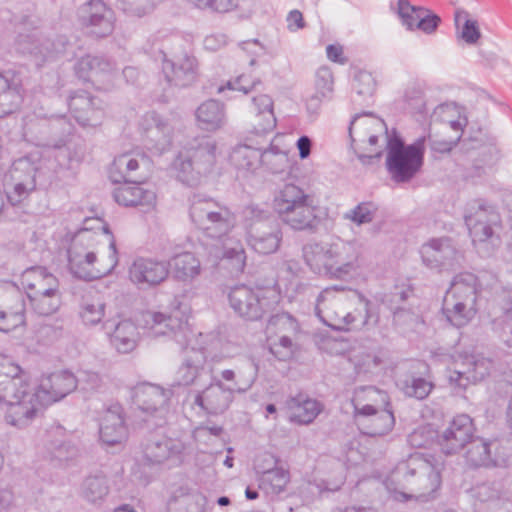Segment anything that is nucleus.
Returning a JSON list of instances; mask_svg holds the SVG:
<instances>
[{
  "label": "nucleus",
  "mask_w": 512,
  "mask_h": 512,
  "mask_svg": "<svg viewBox=\"0 0 512 512\" xmlns=\"http://www.w3.org/2000/svg\"><path fill=\"white\" fill-rule=\"evenodd\" d=\"M257 111V124L254 126L255 133L262 134L272 131L276 126V118L273 112V100L270 96L262 94L252 99Z\"/></svg>",
  "instance_id": "nucleus-38"
},
{
  "label": "nucleus",
  "mask_w": 512,
  "mask_h": 512,
  "mask_svg": "<svg viewBox=\"0 0 512 512\" xmlns=\"http://www.w3.org/2000/svg\"><path fill=\"white\" fill-rule=\"evenodd\" d=\"M108 481L104 475H90L81 485V496L89 503H96L108 494Z\"/></svg>",
  "instance_id": "nucleus-45"
},
{
  "label": "nucleus",
  "mask_w": 512,
  "mask_h": 512,
  "mask_svg": "<svg viewBox=\"0 0 512 512\" xmlns=\"http://www.w3.org/2000/svg\"><path fill=\"white\" fill-rule=\"evenodd\" d=\"M171 266L175 278L181 281H191L200 274V261L190 252L176 255Z\"/></svg>",
  "instance_id": "nucleus-42"
},
{
  "label": "nucleus",
  "mask_w": 512,
  "mask_h": 512,
  "mask_svg": "<svg viewBox=\"0 0 512 512\" xmlns=\"http://www.w3.org/2000/svg\"><path fill=\"white\" fill-rule=\"evenodd\" d=\"M99 435L102 443L108 446L121 444L127 439L128 429L120 406H113L104 413Z\"/></svg>",
  "instance_id": "nucleus-23"
},
{
  "label": "nucleus",
  "mask_w": 512,
  "mask_h": 512,
  "mask_svg": "<svg viewBox=\"0 0 512 512\" xmlns=\"http://www.w3.org/2000/svg\"><path fill=\"white\" fill-rule=\"evenodd\" d=\"M15 396L7 399H0L9 404L5 415L6 422L18 428L27 427L36 416L37 406L41 405L40 399L35 393V388L23 378V387L17 389Z\"/></svg>",
  "instance_id": "nucleus-11"
},
{
  "label": "nucleus",
  "mask_w": 512,
  "mask_h": 512,
  "mask_svg": "<svg viewBox=\"0 0 512 512\" xmlns=\"http://www.w3.org/2000/svg\"><path fill=\"white\" fill-rule=\"evenodd\" d=\"M468 12L465 10H457L455 12V23L458 25L459 21L464 18L465 22L460 34V37L470 45L476 44L481 38V32L478 23L475 20L468 19Z\"/></svg>",
  "instance_id": "nucleus-58"
},
{
  "label": "nucleus",
  "mask_w": 512,
  "mask_h": 512,
  "mask_svg": "<svg viewBox=\"0 0 512 512\" xmlns=\"http://www.w3.org/2000/svg\"><path fill=\"white\" fill-rule=\"evenodd\" d=\"M289 419L298 424H310L321 411L320 403L303 394L291 397L287 400Z\"/></svg>",
  "instance_id": "nucleus-34"
},
{
  "label": "nucleus",
  "mask_w": 512,
  "mask_h": 512,
  "mask_svg": "<svg viewBox=\"0 0 512 512\" xmlns=\"http://www.w3.org/2000/svg\"><path fill=\"white\" fill-rule=\"evenodd\" d=\"M425 143L426 137H419L408 144V151L387 156L386 167L394 182L407 183L420 172L424 164Z\"/></svg>",
  "instance_id": "nucleus-9"
},
{
  "label": "nucleus",
  "mask_w": 512,
  "mask_h": 512,
  "mask_svg": "<svg viewBox=\"0 0 512 512\" xmlns=\"http://www.w3.org/2000/svg\"><path fill=\"white\" fill-rule=\"evenodd\" d=\"M420 254L423 264L438 272L455 270L464 260L463 253L450 237L430 239L421 246Z\"/></svg>",
  "instance_id": "nucleus-7"
},
{
  "label": "nucleus",
  "mask_w": 512,
  "mask_h": 512,
  "mask_svg": "<svg viewBox=\"0 0 512 512\" xmlns=\"http://www.w3.org/2000/svg\"><path fill=\"white\" fill-rule=\"evenodd\" d=\"M465 222H482L500 224L501 217L495 207L488 205L484 200H474L468 204L464 215Z\"/></svg>",
  "instance_id": "nucleus-41"
},
{
  "label": "nucleus",
  "mask_w": 512,
  "mask_h": 512,
  "mask_svg": "<svg viewBox=\"0 0 512 512\" xmlns=\"http://www.w3.org/2000/svg\"><path fill=\"white\" fill-rule=\"evenodd\" d=\"M472 497L480 502H490L500 498L501 485L498 482H483L471 489Z\"/></svg>",
  "instance_id": "nucleus-60"
},
{
  "label": "nucleus",
  "mask_w": 512,
  "mask_h": 512,
  "mask_svg": "<svg viewBox=\"0 0 512 512\" xmlns=\"http://www.w3.org/2000/svg\"><path fill=\"white\" fill-rule=\"evenodd\" d=\"M216 150V141L206 137L202 138L197 146L187 151L194 161L198 174L206 175L212 171L216 163Z\"/></svg>",
  "instance_id": "nucleus-36"
},
{
  "label": "nucleus",
  "mask_w": 512,
  "mask_h": 512,
  "mask_svg": "<svg viewBox=\"0 0 512 512\" xmlns=\"http://www.w3.org/2000/svg\"><path fill=\"white\" fill-rule=\"evenodd\" d=\"M354 297V299H358V302L363 305L364 313L358 312L359 316H361L363 330H370L371 328H374L379 325L380 322V315L378 308L372 303L371 300H369L367 297H365L361 292L358 290H351L349 291Z\"/></svg>",
  "instance_id": "nucleus-51"
},
{
  "label": "nucleus",
  "mask_w": 512,
  "mask_h": 512,
  "mask_svg": "<svg viewBox=\"0 0 512 512\" xmlns=\"http://www.w3.org/2000/svg\"><path fill=\"white\" fill-rule=\"evenodd\" d=\"M98 100L88 92L79 90L70 95L69 110L74 119L83 127H95L103 118V111Z\"/></svg>",
  "instance_id": "nucleus-20"
},
{
  "label": "nucleus",
  "mask_w": 512,
  "mask_h": 512,
  "mask_svg": "<svg viewBox=\"0 0 512 512\" xmlns=\"http://www.w3.org/2000/svg\"><path fill=\"white\" fill-rule=\"evenodd\" d=\"M198 126L202 130L216 131L226 123L225 106L215 99L203 102L196 110Z\"/></svg>",
  "instance_id": "nucleus-33"
},
{
  "label": "nucleus",
  "mask_w": 512,
  "mask_h": 512,
  "mask_svg": "<svg viewBox=\"0 0 512 512\" xmlns=\"http://www.w3.org/2000/svg\"><path fill=\"white\" fill-rule=\"evenodd\" d=\"M79 22L84 33L92 38L110 36L115 28L114 11L102 0H89L78 10Z\"/></svg>",
  "instance_id": "nucleus-10"
},
{
  "label": "nucleus",
  "mask_w": 512,
  "mask_h": 512,
  "mask_svg": "<svg viewBox=\"0 0 512 512\" xmlns=\"http://www.w3.org/2000/svg\"><path fill=\"white\" fill-rule=\"evenodd\" d=\"M116 70V63L106 56L86 55L75 65V72L83 81H93L106 75H111Z\"/></svg>",
  "instance_id": "nucleus-28"
},
{
  "label": "nucleus",
  "mask_w": 512,
  "mask_h": 512,
  "mask_svg": "<svg viewBox=\"0 0 512 512\" xmlns=\"http://www.w3.org/2000/svg\"><path fill=\"white\" fill-rule=\"evenodd\" d=\"M174 165L178 171L177 177L180 181L189 186L196 185L199 182L202 175L195 170L194 161H192L188 152L180 154Z\"/></svg>",
  "instance_id": "nucleus-53"
},
{
  "label": "nucleus",
  "mask_w": 512,
  "mask_h": 512,
  "mask_svg": "<svg viewBox=\"0 0 512 512\" xmlns=\"http://www.w3.org/2000/svg\"><path fill=\"white\" fill-rule=\"evenodd\" d=\"M351 290L343 285H333L323 289L316 299L315 314L317 317L320 320H324L327 317V313L334 312L332 307L341 300L339 297L341 294H346L348 299H354L349 292Z\"/></svg>",
  "instance_id": "nucleus-39"
},
{
  "label": "nucleus",
  "mask_w": 512,
  "mask_h": 512,
  "mask_svg": "<svg viewBox=\"0 0 512 512\" xmlns=\"http://www.w3.org/2000/svg\"><path fill=\"white\" fill-rule=\"evenodd\" d=\"M357 414L366 417L364 426L366 434L370 436H382L389 433L395 424L393 411L385 407L377 410L373 405H364L356 408Z\"/></svg>",
  "instance_id": "nucleus-26"
},
{
  "label": "nucleus",
  "mask_w": 512,
  "mask_h": 512,
  "mask_svg": "<svg viewBox=\"0 0 512 512\" xmlns=\"http://www.w3.org/2000/svg\"><path fill=\"white\" fill-rule=\"evenodd\" d=\"M105 314V304L103 302H90L85 300L81 304L79 315L86 326H95L99 324Z\"/></svg>",
  "instance_id": "nucleus-57"
},
{
  "label": "nucleus",
  "mask_w": 512,
  "mask_h": 512,
  "mask_svg": "<svg viewBox=\"0 0 512 512\" xmlns=\"http://www.w3.org/2000/svg\"><path fill=\"white\" fill-rule=\"evenodd\" d=\"M184 448L180 440L169 438L159 431L148 432L141 442L143 462L147 466L161 465L173 459L179 460Z\"/></svg>",
  "instance_id": "nucleus-12"
},
{
  "label": "nucleus",
  "mask_w": 512,
  "mask_h": 512,
  "mask_svg": "<svg viewBox=\"0 0 512 512\" xmlns=\"http://www.w3.org/2000/svg\"><path fill=\"white\" fill-rule=\"evenodd\" d=\"M162 73L169 86L187 87L197 80L199 63L196 57L186 50L174 53L172 59H168L164 53Z\"/></svg>",
  "instance_id": "nucleus-13"
},
{
  "label": "nucleus",
  "mask_w": 512,
  "mask_h": 512,
  "mask_svg": "<svg viewBox=\"0 0 512 512\" xmlns=\"http://www.w3.org/2000/svg\"><path fill=\"white\" fill-rule=\"evenodd\" d=\"M289 480V471L285 470L284 468L277 467L264 472L262 485L266 487L268 492L273 494H280L285 490Z\"/></svg>",
  "instance_id": "nucleus-52"
},
{
  "label": "nucleus",
  "mask_w": 512,
  "mask_h": 512,
  "mask_svg": "<svg viewBox=\"0 0 512 512\" xmlns=\"http://www.w3.org/2000/svg\"><path fill=\"white\" fill-rule=\"evenodd\" d=\"M250 367H252L255 374L253 378L254 384L258 377V364L252 357H245L242 364L236 366L235 369L222 370L219 377L216 378L221 380L222 383H224V381L228 382L229 384L225 385V387H235L243 378H245V375H248L247 373H249Z\"/></svg>",
  "instance_id": "nucleus-47"
},
{
  "label": "nucleus",
  "mask_w": 512,
  "mask_h": 512,
  "mask_svg": "<svg viewBox=\"0 0 512 512\" xmlns=\"http://www.w3.org/2000/svg\"><path fill=\"white\" fill-rule=\"evenodd\" d=\"M143 142L149 150L163 153L172 143L173 128L171 124L156 112L146 113L140 122Z\"/></svg>",
  "instance_id": "nucleus-15"
},
{
  "label": "nucleus",
  "mask_w": 512,
  "mask_h": 512,
  "mask_svg": "<svg viewBox=\"0 0 512 512\" xmlns=\"http://www.w3.org/2000/svg\"><path fill=\"white\" fill-rule=\"evenodd\" d=\"M274 209L280 220L294 231L314 233L321 218L310 195L294 184H287L274 200Z\"/></svg>",
  "instance_id": "nucleus-2"
},
{
  "label": "nucleus",
  "mask_w": 512,
  "mask_h": 512,
  "mask_svg": "<svg viewBox=\"0 0 512 512\" xmlns=\"http://www.w3.org/2000/svg\"><path fill=\"white\" fill-rule=\"evenodd\" d=\"M33 311L40 316L55 313L61 304V293H27Z\"/></svg>",
  "instance_id": "nucleus-46"
},
{
  "label": "nucleus",
  "mask_w": 512,
  "mask_h": 512,
  "mask_svg": "<svg viewBox=\"0 0 512 512\" xmlns=\"http://www.w3.org/2000/svg\"><path fill=\"white\" fill-rule=\"evenodd\" d=\"M75 380L77 381V388L87 395L103 392L107 385L103 375L89 369L78 370Z\"/></svg>",
  "instance_id": "nucleus-48"
},
{
  "label": "nucleus",
  "mask_w": 512,
  "mask_h": 512,
  "mask_svg": "<svg viewBox=\"0 0 512 512\" xmlns=\"http://www.w3.org/2000/svg\"><path fill=\"white\" fill-rule=\"evenodd\" d=\"M230 160L237 170L253 171L260 164L261 151L247 145L238 146L230 154Z\"/></svg>",
  "instance_id": "nucleus-44"
},
{
  "label": "nucleus",
  "mask_w": 512,
  "mask_h": 512,
  "mask_svg": "<svg viewBox=\"0 0 512 512\" xmlns=\"http://www.w3.org/2000/svg\"><path fill=\"white\" fill-rule=\"evenodd\" d=\"M114 190L113 197L115 201L126 207H146L154 206L156 194L153 190L144 189L143 183L128 182Z\"/></svg>",
  "instance_id": "nucleus-25"
},
{
  "label": "nucleus",
  "mask_w": 512,
  "mask_h": 512,
  "mask_svg": "<svg viewBox=\"0 0 512 512\" xmlns=\"http://www.w3.org/2000/svg\"><path fill=\"white\" fill-rule=\"evenodd\" d=\"M418 13H420V15L417 16L418 21L416 23L415 29L422 31L427 35L434 34L441 23V18L437 14L422 6L418 7Z\"/></svg>",
  "instance_id": "nucleus-61"
},
{
  "label": "nucleus",
  "mask_w": 512,
  "mask_h": 512,
  "mask_svg": "<svg viewBox=\"0 0 512 512\" xmlns=\"http://www.w3.org/2000/svg\"><path fill=\"white\" fill-rule=\"evenodd\" d=\"M170 389L151 383H140L133 389V402L139 410L145 413L154 414L163 411L171 396Z\"/></svg>",
  "instance_id": "nucleus-21"
},
{
  "label": "nucleus",
  "mask_w": 512,
  "mask_h": 512,
  "mask_svg": "<svg viewBox=\"0 0 512 512\" xmlns=\"http://www.w3.org/2000/svg\"><path fill=\"white\" fill-rule=\"evenodd\" d=\"M260 163L265 165L274 174L283 173L291 166L288 153L273 144L261 152Z\"/></svg>",
  "instance_id": "nucleus-49"
},
{
  "label": "nucleus",
  "mask_w": 512,
  "mask_h": 512,
  "mask_svg": "<svg viewBox=\"0 0 512 512\" xmlns=\"http://www.w3.org/2000/svg\"><path fill=\"white\" fill-rule=\"evenodd\" d=\"M75 389H77L75 375L68 370H62L42 378L34 391L40 399L41 406H46L63 399Z\"/></svg>",
  "instance_id": "nucleus-18"
},
{
  "label": "nucleus",
  "mask_w": 512,
  "mask_h": 512,
  "mask_svg": "<svg viewBox=\"0 0 512 512\" xmlns=\"http://www.w3.org/2000/svg\"><path fill=\"white\" fill-rule=\"evenodd\" d=\"M169 266L165 261L138 257L129 267V279L141 289L155 287L167 279Z\"/></svg>",
  "instance_id": "nucleus-16"
},
{
  "label": "nucleus",
  "mask_w": 512,
  "mask_h": 512,
  "mask_svg": "<svg viewBox=\"0 0 512 512\" xmlns=\"http://www.w3.org/2000/svg\"><path fill=\"white\" fill-rule=\"evenodd\" d=\"M376 207L371 202L358 204L354 209L345 214V218L357 225L370 223L374 219Z\"/></svg>",
  "instance_id": "nucleus-62"
},
{
  "label": "nucleus",
  "mask_w": 512,
  "mask_h": 512,
  "mask_svg": "<svg viewBox=\"0 0 512 512\" xmlns=\"http://www.w3.org/2000/svg\"><path fill=\"white\" fill-rule=\"evenodd\" d=\"M283 239L281 225L277 219L269 223L256 224L251 233L247 235V242L257 253L263 255L273 254L278 251Z\"/></svg>",
  "instance_id": "nucleus-19"
},
{
  "label": "nucleus",
  "mask_w": 512,
  "mask_h": 512,
  "mask_svg": "<svg viewBox=\"0 0 512 512\" xmlns=\"http://www.w3.org/2000/svg\"><path fill=\"white\" fill-rule=\"evenodd\" d=\"M66 41L63 37L55 41L40 38L37 32L20 33L17 38V50L22 54L34 57L37 66L65 52Z\"/></svg>",
  "instance_id": "nucleus-17"
},
{
  "label": "nucleus",
  "mask_w": 512,
  "mask_h": 512,
  "mask_svg": "<svg viewBox=\"0 0 512 512\" xmlns=\"http://www.w3.org/2000/svg\"><path fill=\"white\" fill-rule=\"evenodd\" d=\"M206 499L199 493H190L172 499L170 505L175 512H203Z\"/></svg>",
  "instance_id": "nucleus-55"
},
{
  "label": "nucleus",
  "mask_w": 512,
  "mask_h": 512,
  "mask_svg": "<svg viewBox=\"0 0 512 512\" xmlns=\"http://www.w3.org/2000/svg\"><path fill=\"white\" fill-rule=\"evenodd\" d=\"M479 286L473 273L461 272L454 276L443 307V313L453 326L461 328L476 315Z\"/></svg>",
  "instance_id": "nucleus-3"
},
{
  "label": "nucleus",
  "mask_w": 512,
  "mask_h": 512,
  "mask_svg": "<svg viewBox=\"0 0 512 512\" xmlns=\"http://www.w3.org/2000/svg\"><path fill=\"white\" fill-rule=\"evenodd\" d=\"M247 374L235 387H225L221 380L213 377L209 386L196 395L194 404L208 414H222L229 408L235 393L244 394L253 386L255 374L252 367Z\"/></svg>",
  "instance_id": "nucleus-6"
},
{
  "label": "nucleus",
  "mask_w": 512,
  "mask_h": 512,
  "mask_svg": "<svg viewBox=\"0 0 512 512\" xmlns=\"http://www.w3.org/2000/svg\"><path fill=\"white\" fill-rule=\"evenodd\" d=\"M103 329L110 337L111 345L119 353L132 352L138 343L139 332L137 326L129 319L107 320L103 323Z\"/></svg>",
  "instance_id": "nucleus-22"
},
{
  "label": "nucleus",
  "mask_w": 512,
  "mask_h": 512,
  "mask_svg": "<svg viewBox=\"0 0 512 512\" xmlns=\"http://www.w3.org/2000/svg\"><path fill=\"white\" fill-rule=\"evenodd\" d=\"M143 319L145 327L152 335L161 336L173 333L175 341L179 343L182 348L186 347V335L182 328V324L177 319L161 312L152 311L144 313Z\"/></svg>",
  "instance_id": "nucleus-24"
},
{
  "label": "nucleus",
  "mask_w": 512,
  "mask_h": 512,
  "mask_svg": "<svg viewBox=\"0 0 512 512\" xmlns=\"http://www.w3.org/2000/svg\"><path fill=\"white\" fill-rule=\"evenodd\" d=\"M204 372V357L200 352H194V355L187 357L178 368L176 381L178 385L188 386L196 383Z\"/></svg>",
  "instance_id": "nucleus-40"
},
{
  "label": "nucleus",
  "mask_w": 512,
  "mask_h": 512,
  "mask_svg": "<svg viewBox=\"0 0 512 512\" xmlns=\"http://www.w3.org/2000/svg\"><path fill=\"white\" fill-rule=\"evenodd\" d=\"M472 142L471 149H476L477 156L473 157L472 168L474 176H481L485 172V168L493 166L499 159V149L496 145L494 137H487V142L482 139H470Z\"/></svg>",
  "instance_id": "nucleus-35"
},
{
  "label": "nucleus",
  "mask_w": 512,
  "mask_h": 512,
  "mask_svg": "<svg viewBox=\"0 0 512 512\" xmlns=\"http://www.w3.org/2000/svg\"><path fill=\"white\" fill-rule=\"evenodd\" d=\"M409 293V289L396 286L392 291L380 295L378 301L392 313L404 307Z\"/></svg>",
  "instance_id": "nucleus-59"
},
{
  "label": "nucleus",
  "mask_w": 512,
  "mask_h": 512,
  "mask_svg": "<svg viewBox=\"0 0 512 512\" xmlns=\"http://www.w3.org/2000/svg\"><path fill=\"white\" fill-rule=\"evenodd\" d=\"M190 218L208 237L222 240L235 226V216L225 206L202 194L191 198Z\"/></svg>",
  "instance_id": "nucleus-4"
},
{
  "label": "nucleus",
  "mask_w": 512,
  "mask_h": 512,
  "mask_svg": "<svg viewBox=\"0 0 512 512\" xmlns=\"http://www.w3.org/2000/svg\"><path fill=\"white\" fill-rule=\"evenodd\" d=\"M465 224L469 229L473 242H485L493 238L494 229L500 226V224H487L482 222H465Z\"/></svg>",
  "instance_id": "nucleus-64"
},
{
  "label": "nucleus",
  "mask_w": 512,
  "mask_h": 512,
  "mask_svg": "<svg viewBox=\"0 0 512 512\" xmlns=\"http://www.w3.org/2000/svg\"><path fill=\"white\" fill-rule=\"evenodd\" d=\"M139 160L131 154H121L115 157L110 170L109 177L113 183H143L146 175L139 173Z\"/></svg>",
  "instance_id": "nucleus-27"
},
{
  "label": "nucleus",
  "mask_w": 512,
  "mask_h": 512,
  "mask_svg": "<svg viewBox=\"0 0 512 512\" xmlns=\"http://www.w3.org/2000/svg\"><path fill=\"white\" fill-rule=\"evenodd\" d=\"M492 368L493 362L490 359H473L468 362L465 370L452 372L449 379L451 383H455L457 386L465 389L469 384L483 381L490 375Z\"/></svg>",
  "instance_id": "nucleus-31"
},
{
  "label": "nucleus",
  "mask_w": 512,
  "mask_h": 512,
  "mask_svg": "<svg viewBox=\"0 0 512 512\" xmlns=\"http://www.w3.org/2000/svg\"><path fill=\"white\" fill-rule=\"evenodd\" d=\"M24 377L25 374L18 364L0 354V399L15 396L17 389L23 387Z\"/></svg>",
  "instance_id": "nucleus-30"
},
{
  "label": "nucleus",
  "mask_w": 512,
  "mask_h": 512,
  "mask_svg": "<svg viewBox=\"0 0 512 512\" xmlns=\"http://www.w3.org/2000/svg\"><path fill=\"white\" fill-rule=\"evenodd\" d=\"M228 299L238 316L248 321H258L275 309L279 294L274 288L237 285L230 290Z\"/></svg>",
  "instance_id": "nucleus-5"
},
{
  "label": "nucleus",
  "mask_w": 512,
  "mask_h": 512,
  "mask_svg": "<svg viewBox=\"0 0 512 512\" xmlns=\"http://www.w3.org/2000/svg\"><path fill=\"white\" fill-rule=\"evenodd\" d=\"M222 253L219 256V267L228 270L232 277L238 276L244 271L246 265V253L242 243L231 237L223 238Z\"/></svg>",
  "instance_id": "nucleus-29"
},
{
  "label": "nucleus",
  "mask_w": 512,
  "mask_h": 512,
  "mask_svg": "<svg viewBox=\"0 0 512 512\" xmlns=\"http://www.w3.org/2000/svg\"><path fill=\"white\" fill-rule=\"evenodd\" d=\"M303 258L316 274L333 279H346L359 267L360 252L350 242H313L302 248Z\"/></svg>",
  "instance_id": "nucleus-1"
},
{
  "label": "nucleus",
  "mask_w": 512,
  "mask_h": 512,
  "mask_svg": "<svg viewBox=\"0 0 512 512\" xmlns=\"http://www.w3.org/2000/svg\"><path fill=\"white\" fill-rule=\"evenodd\" d=\"M95 261L96 255L93 252L81 254L75 247L68 251L69 269L79 279L93 280L101 276L102 273L100 271H94L92 268Z\"/></svg>",
  "instance_id": "nucleus-37"
},
{
  "label": "nucleus",
  "mask_w": 512,
  "mask_h": 512,
  "mask_svg": "<svg viewBox=\"0 0 512 512\" xmlns=\"http://www.w3.org/2000/svg\"><path fill=\"white\" fill-rule=\"evenodd\" d=\"M398 473L403 474L404 480L415 490H421V482L425 481L428 476H432L436 481H439V475L434 473L426 464H421L419 467H412L411 463L406 464L403 468H398Z\"/></svg>",
  "instance_id": "nucleus-50"
},
{
  "label": "nucleus",
  "mask_w": 512,
  "mask_h": 512,
  "mask_svg": "<svg viewBox=\"0 0 512 512\" xmlns=\"http://www.w3.org/2000/svg\"><path fill=\"white\" fill-rule=\"evenodd\" d=\"M465 463L472 469L506 467L509 456L497 439L475 436L466 446Z\"/></svg>",
  "instance_id": "nucleus-8"
},
{
  "label": "nucleus",
  "mask_w": 512,
  "mask_h": 512,
  "mask_svg": "<svg viewBox=\"0 0 512 512\" xmlns=\"http://www.w3.org/2000/svg\"><path fill=\"white\" fill-rule=\"evenodd\" d=\"M433 387L432 382L422 377H411L403 382L401 389L406 396L423 400L431 393Z\"/></svg>",
  "instance_id": "nucleus-56"
},
{
  "label": "nucleus",
  "mask_w": 512,
  "mask_h": 512,
  "mask_svg": "<svg viewBox=\"0 0 512 512\" xmlns=\"http://www.w3.org/2000/svg\"><path fill=\"white\" fill-rule=\"evenodd\" d=\"M418 7L411 5L408 0H399L397 14L401 19L402 24L407 30L414 31L416 23L418 21Z\"/></svg>",
  "instance_id": "nucleus-63"
},
{
  "label": "nucleus",
  "mask_w": 512,
  "mask_h": 512,
  "mask_svg": "<svg viewBox=\"0 0 512 512\" xmlns=\"http://www.w3.org/2000/svg\"><path fill=\"white\" fill-rule=\"evenodd\" d=\"M475 431L473 420L469 415H457L439 437L441 451L445 455L459 453L476 436Z\"/></svg>",
  "instance_id": "nucleus-14"
},
{
  "label": "nucleus",
  "mask_w": 512,
  "mask_h": 512,
  "mask_svg": "<svg viewBox=\"0 0 512 512\" xmlns=\"http://www.w3.org/2000/svg\"><path fill=\"white\" fill-rule=\"evenodd\" d=\"M242 216L246 235L251 233V229L254 225L269 223L271 220L276 219L269 210L263 209L255 204L245 206L242 211Z\"/></svg>",
  "instance_id": "nucleus-54"
},
{
  "label": "nucleus",
  "mask_w": 512,
  "mask_h": 512,
  "mask_svg": "<svg viewBox=\"0 0 512 512\" xmlns=\"http://www.w3.org/2000/svg\"><path fill=\"white\" fill-rule=\"evenodd\" d=\"M26 293H60L59 281L44 267H33L25 271L22 282Z\"/></svg>",
  "instance_id": "nucleus-32"
},
{
  "label": "nucleus",
  "mask_w": 512,
  "mask_h": 512,
  "mask_svg": "<svg viewBox=\"0 0 512 512\" xmlns=\"http://www.w3.org/2000/svg\"><path fill=\"white\" fill-rule=\"evenodd\" d=\"M358 310L339 314L337 312L327 313V317L321 320L326 326L335 331H361L363 330L361 316Z\"/></svg>",
  "instance_id": "nucleus-43"
}]
</instances>
